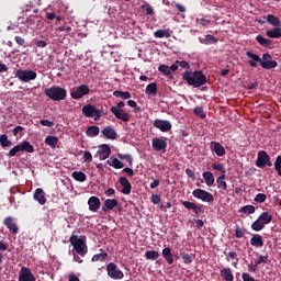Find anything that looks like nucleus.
<instances>
[{
  "mask_svg": "<svg viewBox=\"0 0 281 281\" xmlns=\"http://www.w3.org/2000/svg\"><path fill=\"white\" fill-rule=\"evenodd\" d=\"M109 252L95 254L92 256L91 262H106Z\"/></svg>",
  "mask_w": 281,
  "mask_h": 281,
  "instance_id": "obj_38",
  "label": "nucleus"
},
{
  "mask_svg": "<svg viewBox=\"0 0 281 281\" xmlns=\"http://www.w3.org/2000/svg\"><path fill=\"white\" fill-rule=\"evenodd\" d=\"M256 41L259 45H261V47L271 48V45H273V41H271L262 35H257Z\"/></svg>",
  "mask_w": 281,
  "mask_h": 281,
  "instance_id": "obj_31",
  "label": "nucleus"
},
{
  "mask_svg": "<svg viewBox=\"0 0 281 281\" xmlns=\"http://www.w3.org/2000/svg\"><path fill=\"white\" fill-rule=\"evenodd\" d=\"M18 153H34V146L30 144V142L24 140L20 145H15L9 151V157H16Z\"/></svg>",
  "mask_w": 281,
  "mask_h": 281,
  "instance_id": "obj_6",
  "label": "nucleus"
},
{
  "mask_svg": "<svg viewBox=\"0 0 281 281\" xmlns=\"http://www.w3.org/2000/svg\"><path fill=\"white\" fill-rule=\"evenodd\" d=\"M86 135L87 137H98L100 135V127L97 125L88 126Z\"/></svg>",
  "mask_w": 281,
  "mask_h": 281,
  "instance_id": "obj_36",
  "label": "nucleus"
},
{
  "mask_svg": "<svg viewBox=\"0 0 281 281\" xmlns=\"http://www.w3.org/2000/svg\"><path fill=\"white\" fill-rule=\"evenodd\" d=\"M258 220L261 222V224L269 225L271 221H273V215L269 214V212H262L259 216Z\"/></svg>",
  "mask_w": 281,
  "mask_h": 281,
  "instance_id": "obj_33",
  "label": "nucleus"
},
{
  "mask_svg": "<svg viewBox=\"0 0 281 281\" xmlns=\"http://www.w3.org/2000/svg\"><path fill=\"white\" fill-rule=\"evenodd\" d=\"M19 281H36V277H34L30 268L22 267L19 273Z\"/></svg>",
  "mask_w": 281,
  "mask_h": 281,
  "instance_id": "obj_16",
  "label": "nucleus"
},
{
  "mask_svg": "<svg viewBox=\"0 0 281 281\" xmlns=\"http://www.w3.org/2000/svg\"><path fill=\"white\" fill-rule=\"evenodd\" d=\"M221 277L226 281H234V273L231 268H224L221 270Z\"/></svg>",
  "mask_w": 281,
  "mask_h": 281,
  "instance_id": "obj_37",
  "label": "nucleus"
},
{
  "mask_svg": "<svg viewBox=\"0 0 281 281\" xmlns=\"http://www.w3.org/2000/svg\"><path fill=\"white\" fill-rule=\"evenodd\" d=\"M196 23H200L202 27H207V25H210L212 21L201 18V19H196Z\"/></svg>",
  "mask_w": 281,
  "mask_h": 281,
  "instance_id": "obj_58",
  "label": "nucleus"
},
{
  "mask_svg": "<svg viewBox=\"0 0 281 281\" xmlns=\"http://www.w3.org/2000/svg\"><path fill=\"white\" fill-rule=\"evenodd\" d=\"M83 160L88 164H91L93 161V156L91 155V151H85Z\"/></svg>",
  "mask_w": 281,
  "mask_h": 281,
  "instance_id": "obj_60",
  "label": "nucleus"
},
{
  "mask_svg": "<svg viewBox=\"0 0 281 281\" xmlns=\"http://www.w3.org/2000/svg\"><path fill=\"white\" fill-rule=\"evenodd\" d=\"M44 93L49 100L54 102H60L67 98V90L60 86H53L50 88H46Z\"/></svg>",
  "mask_w": 281,
  "mask_h": 281,
  "instance_id": "obj_3",
  "label": "nucleus"
},
{
  "mask_svg": "<svg viewBox=\"0 0 281 281\" xmlns=\"http://www.w3.org/2000/svg\"><path fill=\"white\" fill-rule=\"evenodd\" d=\"M44 142H45L46 146H49L50 148H56V146L58 145V137L57 136H47Z\"/></svg>",
  "mask_w": 281,
  "mask_h": 281,
  "instance_id": "obj_41",
  "label": "nucleus"
},
{
  "mask_svg": "<svg viewBox=\"0 0 281 281\" xmlns=\"http://www.w3.org/2000/svg\"><path fill=\"white\" fill-rule=\"evenodd\" d=\"M181 205H183V207H186L187 210H192L195 216H201V214H203V206L194 202L181 201Z\"/></svg>",
  "mask_w": 281,
  "mask_h": 281,
  "instance_id": "obj_15",
  "label": "nucleus"
},
{
  "mask_svg": "<svg viewBox=\"0 0 281 281\" xmlns=\"http://www.w3.org/2000/svg\"><path fill=\"white\" fill-rule=\"evenodd\" d=\"M265 201H267V194H265V193H258L255 196V202L256 203H265Z\"/></svg>",
  "mask_w": 281,
  "mask_h": 281,
  "instance_id": "obj_56",
  "label": "nucleus"
},
{
  "mask_svg": "<svg viewBox=\"0 0 281 281\" xmlns=\"http://www.w3.org/2000/svg\"><path fill=\"white\" fill-rule=\"evenodd\" d=\"M235 236L236 238H243V236H245V228H240V226H236Z\"/></svg>",
  "mask_w": 281,
  "mask_h": 281,
  "instance_id": "obj_57",
  "label": "nucleus"
},
{
  "mask_svg": "<svg viewBox=\"0 0 281 281\" xmlns=\"http://www.w3.org/2000/svg\"><path fill=\"white\" fill-rule=\"evenodd\" d=\"M250 245L252 247H257V248H262L265 247V240L262 239V236L259 234H255L252 235L251 239H250Z\"/></svg>",
  "mask_w": 281,
  "mask_h": 281,
  "instance_id": "obj_26",
  "label": "nucleus"
},
{
  "mask_svg": "<svg viewBox=\"0 0 281 281\" xmlns=\"http://www.w3.org/2000/svg\"><path fill=\"white\" fill-rule=\"evenodd\" d=\"M81 111L85 117H93L95 122L102 117V110L97 109L95 105H83Z\"/></svg>",
  "mask_w": 281,
  "mask_h": 281,
  "instance_id": "obj_7",
  "label": "nucleus"
},
{
  "mask_svg": "<svg viewBox=\"0 0 281 281\" xmlns=\"http://www.w3.org/2000/svg\"><path fill=\"white\" fill-rule=\"evenodd\" d=\"M158 71H160L161 74H164V76H170L172 72L170 71V67H168L167 65H160L158 67Z\"/></svg>",
  "mask_w": 281,
  "mask_h": 281,
  "instance_id": "obj_53",
  "label": "nucleus"
},
{
  "mask_svg": "<svg viewBox=\"0 0 281 281\" xmlns=\"http://www.w3.org/2000/svg\"><path fill=\"white\" fill-rule=\"evenodd\" d=\"M202 177L209 188H212V186H214V173H212V171H204L202 173Z\"/></svg>",
  "mask_w": 281,
  "mask_h": 281,
  "instance_id": "obj_34",
  "label": "nucleus"
},
{
  "mask_svg": "<svg viewBox=\"0 0 281 281\" xmlns=\"http://www.w3.org/2000/svg\"><path fill=\"white\" fill-rule=\"evenodd\" d=\"M119 159H125L130 166H133V156L131 154H117Z\"/></svg>",
  "mask_w": 281,
  "mask_h": 281,
  "instance_id": "obj_54",
  "label": "nucleus"
},
{
  "mask_svg": "<svg viewBox=\"0 0 281 281\" xmlns=\"http://www.w3.org/2000/svg\"><path fill=\"white\" fill-rule=\"evenodd\" d=\"M181 258H182L184 265H192V256H190V254L183 252L181 255Z\"/></svg>",
  "mask_w": 281,
  "mask_h": 281,
  "instance_id": "obj_55",
  "label": "nucleus"
},
{
  "mask_svg": "<svg viewBox=\"0 0 281 281\" xmlns=\"http://www.w3.org/2000/svg\"><path fill=\"white\" fill-rule=\"evenodd\" d=\"M40 124H42V126H47L48 128H52V126H54V122L49 120H41Z\"/></svg>",
  "mask_w": 281,
  "mask_h": 281,
  "instance_id": "obj_64",
  "label": "nucleus"
},
{
  "mask_svg": "<svg viewBox=\"0 0 281 281\" xmlns=\"http://www.w3.org/2000/svg\"><path fill=\"white\" fill-rule=\"evenodd\" d=\"M194 115H198V117H201V120H205L206 115L205 112H203V109L201 106H196L193 109Z\"/></svg>",
  "mask_w": 281,
  "mask_h": 281,
  "instance_id": "obj_52",
  "label": "nucleus"
},
{
  "mask_svg": "<svg viewBox=\"0 0 281 281\" xmlns=\"http://www.w3.org/2000/svg\"><path fill=\"white\" fill-rule=\"evenodd\" d=\"M240 212H243L244 214H255L256 213V206H254V205L241 206Z\"/></svg>",
  "mask_w": 281,
  "mask_h": 281,
  "instance_id": "obj_49",
  "label": "nucleus"
},
{
  "mask_svg": "<svg viewBox=\"0 0 281 281\" xmlns=\"http://www.w3.org/2000/svg\"><path fill=\"white\" fill-rule=\"evenodd\" d=\"M267 23L272 25V27H281V21L280 18L273 15V14H268L267 15Z\"/></svg>",
  "mask_w": 281,
  "mask_h": 281,
  "instance_id": "obj_35",
  "label": "nucleus"
},
{
  "mask_svg": "<svg viewBox=\"0 0 281 281\" xmlns=\"http://www.w3.org/2000/svg\"><path fill=\"white\" fill-rule=\"evenodd\" d=\"M154 127L161 131V133H169V131H172V123H170V121L156 119L154 121Z\"/></svg>",
  "mask_w": 281,
  "mask_h": 281,
  "instance_id": "obj_14",
  "label": "nucleus"
},
{
  "mask_svg": "<svg viewBox=\"0 0 281 281\" xmlns=\"http://www.w3.org/2000/svg\"><path fill=\"white\" fill-rule=\"evenodd\" d=\"M70 245L74 247L75 251L79 256H87L89 248L87 247V237L85 236H78V235H71L70 238Z\"/></svg>",
  "mask_w": 281,
  "mask_h": 281,
  "instance_id": "obj_2",
  "label": "nucleus"
},
{
  "mask_svg": "<svg viewBox=\"0 0 281 281\" xmlns=\"http://www.w3.org/2000/svg\"><path fill=\"white\" fill-rule=\"evenodd\" d=\"M266 35L268 38H281V27L274 26L272 30H267Z\"/></svg>",
  "mask_w": 281,
  "mask_h": 281,
  "instance_id": "obj_32",
  "label": "nucleus"
},
{
  "mask_svg": "<svg viewBox=\"0 0 281 281\" xmlns=\"http://www.w3.org/2000/svg\"><path fill=\"white\" fill-rule=\"evenodd\" d=\"M106 273L109 278L112 280H123L124 279V272L120 269H117V265L115 262H110L106 266Z\"/></svg>",
  "mask_w": 281,
  "mask_h": 281,
  "instance_id": "obj_9",
  "label": "nucleus"
},
{
  "mask_svg": "<svg viewBox=\"0 0 281 281\" xmlns=\"http://www.w3.org/2000/svg\"><path fill=\"white\" fill-rule=\"evenodd\" d=\"M211 168L213 170H217V172H221V176H226L227 175V170L225 169V166L221 162H214Z\"/></svg>",
  "mask_w": 281,
  "mask_h": 281,
  "instance_id": "obj_43",
  "label": "nucleus"
},
{
  "mask_svg": "<svg viewBox=\"0 0 281 281\" xmlns=\"http://www.w3.org/2000/svg\"><path fill=\"white\" fill-rule=\"evenodd\" d=\"M211 150L217 155V157L225 156V147L217 142H211Z\"/></svg>",
  "mask_w": 281,
  "mask_h": 281,
  "instance_id": "obj_23",
  "label": "nucleus"
},
{
  "mask_svg": "<svg viewBox=\"0 0 281 281\" xmlns=\"http://www.w3.org/2000/svg\"><path fill=\"white\" fill-rule=\"evenodd\" d=\"M186 175L189 177V179H192L194 181V179H196V175L194 173V170L188 168L186 169Z\"/></svg>",
  "mask_w": 281,
  "mask_h": 281,
  "instance_id": "obj_62",
  "label": "nucleus"
},
{
  "mask_svg": "<svg viewBox=\"0 0 281 281\" xmlns=\"http://www.w3.org/2000/svg\"><path fill=\"white\" fill-rule=\"evenodd\" d=\"M162 258H165L167 265H175V256L172 255V249L170 247L162 249Z\"/></svg>",
  "mask_w": 281,
  "mask_h": 281,
  "instance_id": "obj_24",
  "label": "nucleus"
},
{
  "mask_svg": "<svg viewBox=\"0 0 281 281\" xmlns=\"http://www.w3.org/2000/svg\"><path fill=\"white\" fill-rule=\"evenodd\" d=\"M91 93V89L87 85L79 86L76 90L70 92V97L72 100H80L85 98V95H89Z\"/></svg>",
  "mask_w": 281,
  "mask_h": 281,
  "instance_id": "obj_12",
  "label": "nucleus"
},
{
  "mask_svg": "<svg viewBox=\"0 0 281 281\" xmlns=\"http://www.w3.org/2000/svg\"><path fill=\"white\" fill-rule=\"evenodd\" d=\"M114 98H121L122 100H131V92L116 90L113 92Z\"/></svg>",
  "mask_w": 281,
  "mask_h": 281,
  "instance_id": "obj_42",
  "label": "nucleus"
},
{
  "mask_svg": "<svg viewBox=\"0 0 281 281\" xmlns=\"http://www.w3.org/2000/svg\"><path fill=\"white\" fill-rule=\"evenodd\" d=\"M178 67H181V69H190V63L186 60H177Z\"/></svg>",
  "mask_w": 281,
  "mask_h": 281,
  "instance_id": "obj_59",
  "label": "nucleus"
},
{
  "mask_svg": "<svg viewBox=\"0 0 281 281\" xmlns=\"http://www.w3.org/2000/svg\"><path fill=\"white\" fill-rule=\"evenodd\" d=\"M151 148L156 150V153H166L168 142H166L164 138L155 137L151 140Z\"/></svg>",
  "mask_w": 281,
  "mask_h": 281,
  "instance_id": "obj_13",
  "label": "nucleus"
},
{
  "mask_svg": "<svg viewBox=\"0 0 281 281\" xmlns=\"http://www.w3.org/2000/svg\"><path fill=\"white\" fill-rule=\"evenodd\" d=\"M142 10H145L147 16H155V9L149 3L143 4Z\"/></svg>",
  "mask_w": 281,
  "mask_h": 281,
  "instance_id": "obj_48",
  "label": "nucleus"
},
{
  "mask_svg": "<svg viewBox=\"0 0 281 281\" xmlns=\"http://www.w3.org/2000/svg\"><path fill=\"white\" fill-rule=\"evenodd\" d=\"M145 93L146 95H157V83L156 82H151V83H148L146 89H145Z\"/></svg>",
  "mask_w": 281,
  "mask_h": 281,
  "instance_id": "obj_40",
  "label": "nucleus"
},
{
  "mask_svg": "<svg viewBox=\"0 0 281 281\" xmlns=\"http://www.w3.org/2000/svg\"><path fill=\"white\" fill-rule=\"evenodd\" d=\"M126 106V103L124 101H120L116 106H112L110 109L111 113L114 114L116 120H122V122H131V114L127 112H124V109Z\"/></svg>",
  "mask_w": 281,
  "mask_h": 281,
  "instance_id": "obj_4",
  "label": "nucleus"
},
{
  "mask_svg": "<svg viewBox=\"0 0 281 281\" xmlns=\"http://www.w3.org/2000/svg\"><path fill=\"white\" fill-rule=\"evenodd\" d=\"M95 157H99L101 161L109 159L111 157V147L106 144L101 145L97 150Z\"/></svg>",
  "mask_w": 281,
  "mask_h": 281,
  "instance_id": "obj_17",
  "label": "nucleus"
},
{
  "mask_svg": "<svg viewBox=\"0 0 281 281\" xmlns=\"http://www.w3.org/2000/svg\"><path fill=\"white\" fill-rule=\"evenodd\" d=\"M265 229V225L257 218L252 224H251V231L252 232H262Z\"/></svg>",
  "mask_w": 281,
  "mask_h": 281,
  "instance_id": "obj_47",
  "label": "nucleus"
},
{
  "mask_svg": "<svg viewBox=\"0 0 281 281\" xmlns=\"http://www.w3.org/2000/svg\"><path fill=\"white\" fill-rule=\"evenodd\" d=\"M241 280H244V281H256V279L254 277H251V274H249L247 272H244L241 274Z\"/></svg>",
  "mask_w": 281,
  "mask_h": 281,
  "instance_id": "obj_63",
  "label": "nucleus"
},
{
  "mask_svg": "<svg viewBox=\"0 0 281 281\" xmlns=\"http://www.w3.org/2000/svg\"><path fill=\"white\" fill-rule=\"evenodd\" d=\"M256 166H257V168H261V169L267 168V166L269 168H271V166H273V162H271V157L269 156V154H267V151H265V150L258 151Z\"/></svg>",
  "mask_w": 281,
  "mask_h": 281,
  "instance_id": "obj_8",
  "label": "nucleus"
},
{
  "mask_svg": "<svg viewBox=\"0 0 281 281\" xmlns=\"http://www.w3.org/2000/svg\"><path fill=\"white\" fill-rule=\"evenodd\" d=\"M155 38H170L172 36V30H157L154 32Z\"/></svg>",
  "mask_w": 281,
  "mask_h": 281,
  "instance_id": "obj_28",
  "label": "nucleus"
},
{
  "mask_svg": "<svg viewBox=\"0 0 281 281\" xmlns=\"http://www.w3.org/2000/svg\"><path fill=\"white\" fill-rule=\"evenodd\" d=\"M0 146H2V148H10V146H12V142L8 139V135H0Z\"/></svg>",
  "mask_w": 281,
  "mask_h": 281,
  "instance_id": "obj_45",
  "label": "nucleus"
},
{
  "mask_svg": "<svg viewBox=\"0 0 281 281\" xmlns=\"http://www.w3.org/2000/svg\"><path fill=\"white\" fill-rule=\"evenodd\" d=\"M3 225H5V227H8L10 232H12V234H19V226H16V223H14L12 217L4 218Z\"/></svg>",
  "mask_w": 281,
  "mask_h": 281,
  "instance_id": "obj_25",
  "label": "nucleus"
},
{
  "mask_svg": "<svg viewBox=\"0 0 281 281\" xmlns=\"http://www.w3.org/2000/svg\"><path fill=\"white\" fill-rule=\"evenodd\" d=\"M194 199L203 201V203H214V195L203 189H195L192 192Z\"/></svg>",
  "mask_w": 281,
  "mask_h": 281,
  "instance_id": "obj_10",
  "label": "nucleus"
},
{
  "mask_svg": "<svg viewBox=\"0 0 281 281\" xmlns=\"http://www.w3.org/2000/svg\"><path fill=\"white\" fill-rule=\"evenodd\" d=\"M246 56H247L248 58H250V59L248 60L249 67L256 68V67H258V63H259V65H260L261 57L258 56V55H256V53H254V52H251V50H248V52H246Z\"/></svg>",
  "mask_w": 281,
  "mask_h": 281,
  "instance_id": "obj_22",
  "label": "nucleus"
},
{
  "mask_svg": "<svg viewBox=\"0 0 281 281\" xmlns=\"http://www.w3.org/2000/svg\"><path fill=\"white\" fill-rule=\"evenodd\" d=\"M37 76L36 71L30 69H18L15 71V78H19L21 82H32V80H36Z\"/></svg>",
  "mask_w": 281,
  "mask_h": 281,
  "instance_id": "obj_5",
  "label": "nucleus"
},
{
  "mask_svg": "<svg viewBox=\"0 0 281 281\" xmlns=\"http://www.w3.org/2000/svg\"><path fill=\"white\" fill-rule=\"evenodd\" d=\"M200 43L202 45H216L218 43V38L214 35H205V37H200Z\"/></svg>",
  "mask_w": 281,
  "mask_h": 281,
  "instance_id": "obj_30",
  "label": "nucleus"
},
{
  "mask_svg": "<svg viewBox=\"0 0 281 281\" xmlns=\"http://www.w3.org/2000/svg\"><path fill=\"white\" fill-rule=\"evenodd\" d=\"M101 133L103 137H106V139H117V132L113 125L105 126Z\"/></svg>",
  "mask_w": 281,
  "mask_h": 281,
  "instance_id": "obj_19",
  "label": "nucleus"
},
{
  "mask_svg": "<svg viewBox=\"0 0 281 281\" xmlns=\"http://www.w3.org/2000/svg\"><path fill=\"white\" fill-rule=\"evenodd\" d=\"M182 80H186L189 87H193L194 89H199V87L207 85V77L205 76V74H203L202 70H187L182 74Z\"/></svg>",
  "mask_w": 281,
  "mask_h": 281,
  "instance_id": "obj_1",
  "label": "nucleus"
},
{
  "mask_svg": "<svg viewBox=\"0 0 281 281\" xmlns=\"http://www.w3.org/2000/svg\"><path fill=\"white\" fill-rule=\"evenodd\" d=\"M33 199L34 201H37L40 205H45V203H47V198H45V190L42 188L35 190Z\"/></svg>",
  "mask_w": 281,
  "mask_h": 281,
  "instance_id": "obj_20",
  "label": "nucleus"
},
{
  "mask_svg": "<svg viewBox=\"0 0 281 281\" xmlns=\"http://www.w3.org/2000/svg\"><path fill=\"white\" fill-rule=\"evenodd\" d=\"M14 41L18 45H20V47H25V38L21 37V36H15Z\"/></svg>",
  "mask_w": 281,
  "mask_h": 281,
  "instance_id": "obj_61",
  "label": "nucleus"
},
{
  "mask_svg": "<svg viewBox=\"0 0 281 281\" xmlns=\"http://www.w3.org/2000/svg\"><path fill=\"white\" fill-rule=\"evenodd\" d=\"M267 262H269V256L267 255L266 256L260 255L258 259L255 260L256 267H258V265H267Z\"/></svg>",
  "mask_w": 281,
  "mask_h": 281,
  "instance_id": "obj_50",
  "label": "nucleus"
},
{
  "mask_svg": "<svg viewBox=\"0 0 281 281\" xmlns=\"http://www.w3.org/2000/svg\"><path fill=\"white\" fill-rule=\"evenodd\" d=\"M260 66L262 69L267 70L276 69V67H278V61L273 60V56H271V54L265 53L261 57Z\"/></svg>",
  "mask_w": 281,
  "mask_h": 281,
  "instance_id": "obj_11",
  "label": "nucleus"
},
{
  "mask_svg": "<svg viewBox=\"0 0 281 281\" xmlns=\"http://www.w3.org/2000/svg\"><path fill=\"white\" fill-rule=\"evenodd\" d=\"M119 202L115 199H106L104 201V206L102 207V212H109V210H115L117 207Z\"/></svg>",
  "mask_w": 281,
  "mask_h": 281,
  "instance_id": "obj_27",
  "label": "nucleus"
},
{
  "mask_svg": "<svg viewBox=\"0 0 281 281\" xmlns=\"http://www.w3.org/2000/svg\"><path fill=\"white\" fill-rule=\"evenodd\" d=\"M88 205L90 212H98V210H100V205H102V202H100V198L92 195L88 200Z\"/></svg>",
  "mask_w": 281,
  "mask_h": 281,
  "instance_id": "obj_21",
  "label": "nucleus"
},
{
  "mask_svg": "<svg viewBox=\"0 0 281 281\" xmlns=\"http://www.w3.org/2000/svg\"><path fill=\"white\" fill-rule=\"evenodd\" d=\"M108 166H111L112 168H115V170H120L124 168V162H122L120 159L115 157H110V159L106 160Z\"/></svg>",
  "mask_w": 281,
  "mask_h": 281,
  "instance_id": "obj_29",
  "label": "nucleus"
},
{
  "mask_svg": "<svg viewBox=\"0 0 281 281\" xmlns=\"http://www.w3.org/2000/svg\"><path fill=\"white\" fill-rule=\"evenodd\" d=\"M71 177L75 181H79L80 183H85V181H87V175L82 171H74Z\"/></svg>",
  "mask_w": 281,
  "mask_h": 281,
  "instance_id": "obj_39",
  "label": "nucleus"
},
{
  "mask_svg": "<svg viewBox=\"0 0 281 281\" xmlns=\"http://www.w3.org/2000/svg\"><path fill=\"white\" fill-rule=\"evenodd\" d=\"M119 183L122 186V194H131V190H133V186L131 184V181L126 177H120Z\"/></svg>",
  "mask_w": 281,
  "mask_h": 281,
  "instance_id": "obj_18",
  "label": "nucleus"
},
{
  "mask_svg": "<svg viewBox=\"0 0 281 281\" xmlns=\"http://www.w3.org/2000/svg\"><path fill=\"white\" fill-rule=\"evenodd\" d=\"M274 170L279 177H281V156H277L274 161Z\"/></svg>",
  "mask_w": 281,
  "mask_h": 281,
  "instance_id": "obj_51",
  "label": "nucleus"
},
{
  "mask_svg": "<svg viewBox=\"0 0 281 281\" xmlns=\"http://www.w3.org/2000/svg\"><path fill=\"white\" fill-rule=\"evenodd\" d=\"M225 177H226V176H220V177L216 179V183H217L218 190H223V191H226V190H227V182L225 181Z\"/></svg>",
  "mask_w": 281,
  "mask_h": 281,
  "instance_id": "obj_44",
  "label": "nucleus"
},
{
  "mask_svg": "<svg viewBox=\"0 0 281 281\" xmlns=\"http://www.w3.org/2000/svg\"><path fill=\"white\" fill-rule=\"evenodd\" d=\"M146 260H157L159 258V251L157 250H147L145 252Z\"/></svg>",
  "mask_w": 281,
  "mask_h": 281,
  "instance_id": "obj_46",
  "label": "nucleus"
}]
</instances>
